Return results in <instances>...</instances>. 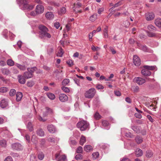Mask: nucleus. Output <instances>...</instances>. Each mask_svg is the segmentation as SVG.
Segmentation results:
<instances>
[{
	"label": "nucleus",
	"mask_w": 161,
	"mask_h": 161,
	"mask_svg": "<svg viewBox=\"0 0 161 161\" xmlns=\"http://www.w3.org/2000/svg\"><path fill=\"white\" fill-rule=\"evenodd\" d=\"M131 90L135 92H137L139 91V89L137 86H133L131 87Z\"/></svg>",
	"instance_id": "38"
},
{
	"label": "nucleus",
	"mask_w": 161,
	"mask_h": 161,
	"mask_svg": "<svg viewBox=\"0 0 161 161\" xmlns=\"http://www.w3.org/2000/svg\"><path fill=\"white\" fill-rule=\"evenodd\" d=\"M155 17L154 14L153 13H147L146 14V18L148 21L153 19Z\"/></svg>",
	"instance_id": "17"
},
{
	"label": "nucleus",
	"mask_w": 161,
	"mask_h": 161,
	"mask_svg": "<svg viewBox=\"0 0 161 161\" xmlns=\"http://www.w3.org/2000/svg\"><path fill=\"white\" fill-rule=\"evenodd\" d=\"M62 89L65 92H68L69 91V89L67 87L63 86L62 87Z\"/></svg>",
	"instance_id": "56"
},
{
	"label": "nucleus",
	"mask_w": 161,
	"mask_h": 161,
	"mask_svg": "<svg viewBox=\"0 0 161 161\" xmlns=\"http://www.w3.org/2000/svg\"><path fill=\"white\" fill-rule=\"evenodd\" d=\"M12 147L13 149L16 150H21L23 148L21 145L18 143L12 144Z\"/></svg>",
	"instance_id": "12"
},
{
	"label": "nucleus",
	"mask_w": 161,
	"mask_h": 161,
	"mask_svg": "<svg viewBox=\"0 0 161 161\" xmlns=\"http://www.w3.org/2000/svg\"><path fill=\"white\" fill-rule=\"evenodd\" d=\"M46 109L47 113H52L53 112V110L48 107L46 108Z\"/></svg>",
	"instance_id": "61"
},
{
	"label": "nucleus",
	"mask_w": 161,
	"mask_h": 161,
	"mask_svg": "<svg viewBox=\"0 0 161 161\" xmlns=\"http://www.w3.org/2000/svg\"><path fill=\"white\" fill-rule=\"evenodd\" d=\"M135 153L136 156L137 157L141 156H142L143 153L142 151L139 148H137L136 149Z\"/></svg>",
	"instance_id": "21"
},
{
	"label": "nucleus",
	"mask_w": 161,
	"mask_h": 161,
	"mask_svg": "<svg viewBox=\"0 0 161 161\" xmlns=\"http://www.w3.org/2000/svg\"><path fill=\"white\" fill-rule=\"evenodd\" d=\"M97 17V16L96 15L93 14L90 16V20L92 22H93L96 20Z\"/></svg>",
	"instance_id": "49"
},
{
	"label": "nucleus",
	"mask_w": 161,
	"mask_h": 161,
	"mask_svg": "<svg viewBox=\"0 0 161 161\" xmlns=\"http://www.w3.org/2000/svg\"><path fill=\"white\" fill-rule=\"evenodd\" d=\"M96 93L95 88H92L86 91L85 93V97L88 99H92L93 97Z\"/></svg>",
	"instance_id": "4"
},
{
	"label": "nucleus",
	"mask_w": 161,
	"mask_h": 161,
	"mask_svg": "<svg viewBox=\"0 0 161 161\" xmlns=\"http://www.w3.org/2000/svg\"><path fill=\"white\" fill-rule=\"evenodd\" d=\"M155 66L145 65L143 66V69L141 71L142 75L145 76H149L151 74V72L150 70H153L155 68Z\"/></svg>",
	"instance_id": "2"
},
{
	"label": "nucleus",
	"mask_w": 161,
	"mask_h": 161,
	"mask_svg": "<svg viewBox=\"0 0 161 161\" xmlns=\"http://www.w3.org/2000/svg\"><path fill=\"white\" fill-rule=\"evenodd\" d=\"M46 17L48 19H52L54 18V15L52 13L48 12L46 14Z\"/></svg>",
	"instance_id": "23"
},
{
	"label": "nucleus",
	"mask_w": 161,
	"mask_h": 161,
	"mask_svg": "<svg viewBox=\"0 0 161 161\" xmlns=\"http://www.w3.org/2000/svg\"><path fill=\"white\" fill-rule=\"evenodd\" d=\"M47 95L48 97L51 100L54 99L55 97V95L51 93H47Z\"/></svg>",
	"instance_id": "40"
},
{
	"label": "nucleus",
	"mask_w": 161,
	"mask_h": 161,
	"mask_svg": "<svg viewBox=\"0 0 161 161\" xmlns=\"http://www.w3.org/2000/svg\"><path fill=\"white\" fill-rule=\"evenodd\" d=\"M0 145L2 147H5L6 146V141L4 140L0 141Z\"/></svg>",
	"instance_id": "44"
},
{
	"label": "nucleus",
	"mask_w": 161,
	"mask_h": 161,
	"mask_svg": "<svg viewBox=\"0 0 161 161\" xmlns=\"http://www.w3.org/2000/svg\"><path fill=\"white\" fill-rule=\"evenodd\" d=\"M7 63V64L9 66H13L14 64V61L11 59L8 60Z\"/></svg>",
	"instance_id": "41"
},
{
	"label": "nucleus",
	"mask_w": 161,
	"mask_h": 161,
	"mask_svg": "<svg viewBox=\"0 0 161 161\" xmlns=\"http://www.w3.org/2000/svg\"><path fill=\"white\" fill-rule=\"evenodd\" d=\"M147 36L150 37H158V34L156 33H154L152 32H150L149 31H147Z\"/></svg>",
	"instance_id": "28"
},
{
	"label": "nucleus",
	"mask_w": 161,
	"mask_h": 161,
	"mask_svg": "<svg viewBox=\"0 0 161 161\" xmlns=\"http://www.w3.org/2000/svg\"><path fill=\"white\" fill-rule=\"evenodd\" d=\"M153 155V151L150 150H148L146 151V156L147 158H151Z\"/></svg>",
	"instance_id": "26"
},
{
	"label": "nucleus",
	"mask_w": 161,
	"mask_h": 161,
	"mask_svg": "<svg viewBox=\"0 0 161 161\" xmlns=\"http://www.w3.org/2000/svg\"><path fill=\"white\" fill-rule=\"evenodd\" d=\"M102 124L104 129L108 130L109 129V124L108 121L106 120H104L102 121Z\"/></svg>",
	"instance_id": "19"
},
{
	"label": "nucleus",
	"mask_w": 161,
	"mask_h": 161,
	"mask_svg": "<svg viewBox=\"0 0 161 161\" xmlns=\"http://www.w3.org/2000/svg\"><path fill=\"white\" fill-rule=\"evenodd\" d=\"M64 53L63 51H58L56 53V55L58 57H62Z\"/></svg>",
	"instance_id": "55"
},
{
	"label": "nucleus",
	"mask_w": 161,
	"mask_h": 161,
	"mask_svg": "<svg viewBox=\"0 0 161 161\" xmlns=\"http://www.w3.org/2000/svg\"><path fill=\"white\" fill-rule=\"evenodd\" d=\"M66 12V10L65 8L64 7H63L58 11V13L60 15H62L65 14Z\"/></svg>",
	"instance_id": "29"
},
{
	"label": "nucleus",
	"mask_w": 161,
	"mask_h": 161,
	"mask_svg": "<svg viewBox=\"0 0 161 161\" xmlns=\"http://www.w3.org/2000/svg\"><path fill=\"white\" fill-rule=\"evenodd\" d=\"M86 139L85 136L83 135L81 136V137L80 141V144L81 145H83L84 143L86 142Z\"/></svg>",
	"instance_id": "32"
},
{
	"label": "nucleus",
	"mask_w": 161,
	"mask_h": 161,
	"mask_svg": "<svg viewBox=\"0 0 161 161\" xmlns=\"http://www.w3.org/2000/svg\"><path fill=\"white\" fill-rule=\"evenodd\" d=\"M69 143L70 146L72 147L76 145L77 143L76 142L72 137H70Z\"/></svg>",
	"instance_id": "22"
},
{
	"label": "nucleus",
	"mask_w": 161,
	"mask_h": 161,
	"mask_svg": "<svg viewBox=\"0 0 161 161\" xmlns=\"http://www.w3.org/2000/svg\"><path fill=\"white\" fill-rule=\"evenodd\" d=\"M55 158H58V161H67L66 157L64 155H60V153H57L55 155Z\"/></svg>",
	"instance_id": "8"
},
{
	"label": "nucleus",
	"mask_w": 161,
	"mask_h": 161,
	"mask_svg": "<svg viewBox=\"0 0 161 161\" xmlns=\"http://www.w3.org/2000/svg\"><path fill=\"white\" fill-rule=\"evenodd\" d=\"M92 147L90 145H86L84 147V150L86 152H89L92 151Z\"/></svg>",
	"instance_id": "25"
},
{
	"label": "nucleus",
	"mask_w": 161,
	"mask_h": 161,
	"mask_svg": "<svg viewBox=\"0 0 161 161\" xmlns=\"http://www.w3.org/2000/svg\"><path fill=\"white\" fill-rule=\"evenodd\" d=\"M36 67L28 68L27 71L25 72L24 74V77L26 79L30 78L33 76V73Z\"/></svg>",
	"instance_id": "5"
},
{
	"label": "nucleus",
	"mask_w": 161,
	"mask_h": 161,
	"mask_svg": "<svg viewBox=\"0 0 161 161\" xmlns=\"http://www.w3.org/2000/svg\"><path fill=\"white\" fill-rule=\"evenodd\" d=\"M67 64L70 67H71L72 65L73 64V62L72 61L71 59H69L66 61Z\"/></svg>",
	"instance_id": "57"
},
{
	"label": "nucleus",
	"mask_w": 161,
	"mask_h": 161,
	"mask_svg": "<svg viewBox=\"0 0 161 161\" xmlns=\"http://www.w3.org/2000/svg\"><path fill=\"white\" fill-rule=\"evenodd\" d=\"M4 161H13V160L11 157L8 156L5 159Z\"/></svg>",
	"instance_id": "64"
},
{
	"label": "nucleus",
	"mask_w": 161,
	"mask_h": 161,
	"mask_svg": "<svg viewBox=\"0 0 161 161\" xmlns=\"http://www.w3.org/2000/svg\"><path fill=\"white\" fill-rule=\"evenodd\" d=\"M91 49L92 50H98L100 49V48L98 47H95L94 45H92Z\"/></svg>",
	"instance_id": "62"
},
{
	"label": "nucleus",
	"mask_w": 161,
	"mask_h": 161,
	"mask_svg": "<svg viewBox=\"0 0 161 161\" xmlns=\"http://www.w3.org/2000/svg\"><path fill=\"white\" fill-rule=\"evenodd\" d=\"M37 134L41 136H44V133L43 131L41 129H38L36 131Z\"/></svg>",
	"instance_id": "34"
},
{
	"label": "nucleus",
	"mask_w": 161,
	"mask_h": 161,
	"mask_svg": "<svg viewBox=\"0 0 161 161\" xmlns=\"http://www.w3.org/2000/svg\"><path fill=\"white\" fill-rule=\"evenodd\" d=\"M134 80L139 85H142L146 82L145 79L140 77H136Z\"/></svg>",
	"instance_id": "10"
},
{
	"label": "nucleus",
	"mask_w": 161,
	"mask_h": 161,
	"mask_svg": "<svg viewBox=\"0 0 161 161\" xmlns=\"http://www.w3.org/2000/svg\"><path fill=\"white\" fill-rule=\"evenodd\" d=\"M17 1L19 5L22 4L26 9L31 10L34 7V5L27 4V2L25 0H17Z\"/></svg>",
	"instance_id": "6"
},
{
	"label": "nucleus",
	"mask_w": 161,
	"mask_h": 161,
	"mask_svg": "<svg viewBox=\"0 0 161 161\" xmlns=\"http://www.w3.org/2000/svg\"><path fill=\"white\" fill-rule=\"evenodd\" d=\"M34 83L33 81H30L27 82V86L29 87H32L34 85Z\"/></svg>",
	"instance_id": "59"
},
{
	"label": "nucleus",
	"mask_w": 161,
	"mask_h": 161,
	"mask_svg": "<svg viewBox=\"0 0 161 161\" xmlns=\"http://www.w3.org/2000/svg\"><path fill=\"white\" fill-rule=\"evenodd\" d=\"M89 125L87 121L82 120L77 123V126L81 131H84L89 128Z\"/></svg>",
	"instance_id": "3"
},
{
	"label": "nucleus",
	"mask_w": 161,
	"mask_h": 161,
	"mask_svg": "<svg viewBox=\"0 0 161 161\" xmlns=\"http://www.w3.org/2000/svg\"><path fill=\"white\" fill-rule=\"evenodd\" d=\"M59 140L58 138L53 136L50 137L47 139V140L49 142L54 143L57 142Z\"/></svg>",
	"instance_id": "18"
},
{
	"label": "nucleus",
	"mask_w": 161,
	"mask_h": 161,
	"mask_svg": "<svg viewBox=\"0 0 161 161\" xmlns=\"http://www.w3.org/2000/svg\"><path fill=\"white\" fill-rule=\"evenodd\" d=\"M19 82L21 84H24L25 82V80L24 76L19 75L18 76Z\"/></svg>",
	"instance_id": "20"
},
{
	"label": "nucleus",
	"mask_w": 161,
	"mask_h": 161,
	"mask_svg": "<svg viewBox=\"0 0 161 161\" xmlns=\"http://www.w3.org/2000/svg\"><path fill=\"white\" fill-rule=\"evenodd\" d=\"M81 5V4L80 3H77L76 4H74V6L73 7V9L75 13L81 12V11L79 9V8L80 7Z\"/></svg>",
	"instance_id": "13"
},
{
	"label": "nucleus",
	"mask_w": 161,
	"mask_h": 161,
	"mask_svg": "<svg viewBox=\"0 0 161 161\" xmlns=\"http://www.w3.org/2000/svg\"><path fill=\"white\" fill-rule=\"evenodd\" d=\"M94 117L96 119H99L101 118V116L99 113L96 112L94 115Z\"/></svg>",
	"instance_id": "52"
},
{
	"label": "nucleus",
	"mask_w": 161,
	"mask_h": 161,
	"mask_svg": "<svg viewBox=\"0 0 161 161\" xmlns=\"http://www.w3.org/2000/svg\"><path fill=\"white\" fill-rule=\"evenodd\" d=\"M25 137L26 140L28 143H30L31 142V139L30 136L27 134L25 135Z\"/></svg>",
	"instance_id": "63"
},
{
	"label": "nucleus",
	"mask_w": 161,
	"mask_h": 161,
	"mask_svg": "<svg viewBox=\"0 0 161 161\" xmlns=\"http://www.w3.org/2000/svg\"><path fill=\"white\" fill-rule=\"evenodd\" d=\"M69 82V80L68 79H64L62 82V84L63 85L66 86L67 85Z\"/></svg>",
	"instance_id": "48"
},
{
	"label": "nucleus",
	"mask_w": 161,
	"mask_h": 161,
	"mask_svg": "<svg viewBox=\"0 0 161 161\" xmlns=\"http://www.w3.org/2000/svg\"><path fill=\"white\" fill-rule=\"evenodd\" d=\"M27 128L30 131H32L34 130L33 126L31 122H29L27 125Z\"/></svg>",
	"instance_id": "27"
},
{
	"label": "nucleus",
	"mask_w": 161,
	"mask_h": 161,
	"mask_svg": "<svg viewBox=\"0 0 161 161\" xmlns=\"http://www.w3.org/2000/svg\"><path fill=\"white\" fill-rule=\"evenodd\" d=\"M44 10V7L41 5H38L36 8V12L37 14L42 13Z\"/></svg>",
	"instance_id": "9"
},
{
	"label": "nucleus",
	"mask_w": 161,
	"mask_h": 161,
	"mask_svg": "<svg viewBox=\"0 0 161 161\" xmlns=\"http://www.w3.org/2000/svg\"><path fill=\"white\" fill-rule=\"evenodd\" d=\"M16 90L14 89H11L9 92V95L11 96H13L16 93Z\"/></svg>",
	"instance_id": "50"
},
{
	"label": "nucleus",
	"mask_w": 161,
	"mask_h": 161,
	"mask_svg": "<svg viewBox=\"0 0 161 161\" xmlns=\"http://www.w3.org/2000/svg\"><path fill=\"white\" fill-rule=\"evenodd\" d=\"M31 140L32 142L36 144L37 143L38 141V138L36 135H34L32 136Z\"/></svg>",
	"instance_id": "35"
},
{
	"label": "nucleus",
	"mask_w": 161,
	"mask_h": 161,
	"mask_svg": "<svg viewBox=\"0 0 161 161\" xmlns=\"http://www.w3.org/2000/svg\"><path fill=\"white\" fill-rule=\"evenodd\" d=\"M129 42L130 44H136L138 46V48L140 50H146L147 49V47L146 46L142 45L137 42H135L134 40L132 38H130L129 40Z\"/></svg>",
	"instance_id": "7"
},
{
	"label": "nucleus",
	"mask_w": 161,
	"mask_h": 161,
	"mask_svg": "<svg viewBox=\"0 0 161 161\" xmlns=\"http://www.w3.org/2000/svg\"><path fill=\"white\" fill-rule=\"evenodd\" d=\"M75 158L77 160H81L83 158V156L81 154H78L75 156Z\"/></svg>",
	"instance_id": "42"
},
{
	"label": "nucleus",
	"mask_w": 161,
	"mask_h": 161,
	"mask_svg": "<svg viewBox=\"0 0 161 161\" xmlns=\"http://www.w3.org/2000/svg\"><path fill=\"white\" fill-rule=\"evenodd\" d=\"M44 157V155L42 153H40L38 155V158L39 159L42 160Z\"/></svg>",
	"instance_id": "53"
},
{
	"label": "nucleus",
	"mask_w": 161,
	"mask_h": 161,
	"mask_svg": "<svg viewBox=\"0 0 161 161\" xmlns=\"http://www.w3.org/2000/svg\"><path fill=\"white\" fill-rule=\"evenodd\" d=\"M16 100L17 101L19 102L20 101L23 96V94L21 92H17L16 93Z\"/></svg>",
	"instance_id": "24"
},
{
	"label": "nucleus",
	"mask_w": 161,
	"mask_h": 161,
	"mask_svg": "<svg viewBox=\"0 0 161 161\" xmlns=\"http://www.w3.org/2000/svg\"><path fill=\"white\" fill-rule=\"evenodd\" d=\"M8 105V100L7 99H2L0 103V107L3 108L7 107Z\"/></svg>",
	"instance_id": "14"
},
{
	"label": "nucleus",
	"mask_w": 161,
	"mask_h": 161,
	"mask_svg": "<svg viewBox=\"0 0 161 161\" xmlns=\"http://www.w3.org/2000/svg\"><path fill=\"white\" fill-rule=\"evenodd\" d=\"M147 29L150 31H154L156 30V28L151 25L148 26Z\"/></svg>",
	"instance_id": "46"
},
{
	"label": "nucleus",
	"mask_w": 161,
	"mask_h": 161,
	"mask_svg": "<svg viewBox=\"0 0 161 161\" xmlns=\"http://www.w3.org/2000/svg\"><path fill=\"white\" fill-rule=\"evenodd\" d=\"M40 30L39 32V36L42 38L44 37L50 38L51 37V35L48 32V29L45 26L40 25L39 26Z\"/></svg>",
	"instance_id": "1"
},
{
	"label": "nucleus",
	"mask_w": 161,
	"mask_h": 161,
	"mask_svg": "<svg viewBox=\"0 0 161 161\" xmlns=\"http://www.w3.org/2000/svg\"><path fill=\"white\" fill-rule=\"evenodd\" d=\"M59 98L60 101L62 102H65L68 100V97L64 94H61L59 95Z\"/></svg>",
	"instance_id": "16"
},
{
	"label": "nucleus",
	"mask_w": 161,
	"mask_h": 161,
	"mask_svg": "<svg viewBox=\"0 0 161 161\" xmlns=\"http://www.w3.org/2000/svg\"><path fill=\"white\" fill-rule=\"evenodd\" d=\"M15 66L21 70L24 71L26 69V67L25 65H22L18 64H16Z\"/></svg>",
	"instance_id": "30"
},
{
	"label": "nucleus",
	"mask_w": 161,
	"mask_h": 161,
	"mask_svg": "<svg viewBox=\"0 0 161 161\" xmlns=\"http://www.w3.org/2000/svg\"><path fill=\"white\" fill-rule=\"evenodd\" d=\"M133 61L134 64L136 66H139L141 64L140 59L136 55H134L133 57Z\"/></svg>",
	"instance_id": "11"
},
{
	"label": "nucleus",
	"mask_w": 161,
	"mask_h": 161,
	"mask_svg": "<svg viewBox=\"0 0 161 161\" xmlns=\"http://www.w3.org/2000/svg\"><path fill=\"white\" fill-rule=\"evenodd\" d=\"M103 35L104 37L105 38H108V27L106 26V27L103 30Z\"/></svg>",
	"instance_id": "36"
},
{
	"label": "nucleus",
	"mask_w": 161,
	"mask_h": 161,
	"mask_svg": "<svg viewBox=\"0 0 161 161\" xmlns=\"http://www.w3.org/2000/svg\"><path fill=\"white\" fill-rule=\"evenodd\" d=\"M30 160L31 161H36V157L34 155H32L31 156Z\"/></svg>",
	"instance_id": "54"
},
{
	"label": "nucleus",
	"mask_w": 161,
	"mask_h": 161,
	"mask_svg": "<svg viewBox=\"0 0 161 161\" xmlns=\"http://www.w3.org/2000/svg\"><path fill=\"white\" fill-rule=\"evenodd\" d=\"M8 91V89L6 87H3L0 88V92L1 93H5Z\"/></svg>",
	"instance_id": "45"
},
{
	"label": "nucleus",
	"mask_w": 161,
	"mask_h": 161,
	"mask_svg": "<svg viewBox=\"0 0 161 161\" xmlns=\"http://www.w3.org/2000/svg\"><path fill=\"white\" fill-rule=\"evenodd\" d=\"M155 23L156 25L159 27H161V19L158 18L155 19Z\"/></svg>",
	"instance_id": "31"
},
{
	"label": "nucleus",
	"mask_w": 161,
	"mask_h": 161,
	"mask_svg": "<svg viewBox=\"0 0 161 161\" xmlns=\"http://www.w3.org/2000/svg\"><path fill=\"white\" fill-rule=\"evenodd\" d=\"M47 129L48 131L51 133H54L56 131L55 127L52 124L49 125L47 126Z\"/></svg>",
	"instance_id": "15"
},
{
	"label": "nucleus",
	"mask_w": 161,
	"mask_h": 161,
	"mask_svg": "<svg viewBox=\"0 0 161 161\" xmlns=\"http://www.w3.org/2000/svg\"><path fill=\"white\" fill-rule=\"evenodd\" d=\"M92 155L93 159H95L98 157L99 154L98 152H96L93 153L92 154Z\"/></svg>",
	"instance_id": "47"
},
{
	"label": "nucleus",
	"mask_w": 161,
	"mask_h": 161,
	"mask_svg": "<svg viewBox=\"0 0 161 161\" xmlns=\"http://www.w3.org/2000/svg\"><path fill=\"white\" fill-rule=\"evenodd\" d=\"M126 130V133H125V136L127 137H132V135H131V133L129 132V131L127 129H123L121 130V133H123V130Z\"/></svg>",
	"instance_id": "33"
},
{
	"label": "nucleus",
	"mask_w": 161,
	"mask_h": 161,
	"mask_svg": "<svg viewBox=\"0 0 161 161\" xmlns=\"http://www.w3.org/2000/svg\"><path fill=\"white\" fill-rule=\"evenodd\" d=\"M122 4V2L121 1H119L117 3L115 4L114 5L112 4L113 7L112 8H114L117 7L121 5Z\"/></svg>",
	"instance_id": "43"
},
{
	"label": "nucleus",
	"mask_w": 161,
	"mask_h": 161,
	"mask_svg": "<svg viewBox=\"0 0 161 161\" xmlns=\"http://www.w3.org/2000/svg\"><path fill=\"white\" fill-rule=\"evenodd\" d=\"M2 73L4 75H8L10 73V72L8 69H2Z\"/></svg>",
	"instance_id": "37"
},
{
	"label": "nucleus",
	"mask_w": 161,
	"mask_h": 161,
	"mask_svg": "<svg viewBox=\"0 0 161 161\" xmlns=\"http://www.w3.org/2000/svg\"><path fill=\"white\" fill-rule=\"evenodd\" d=\"M96 87L98 90L103 89L104 88L102 85L100 84L97 85Z\"/></svg>",
	"instance_id": "60"
},
{
	"label": "nucleus",
	"mask_w": 161,
	"mask_h": 161,
	"mask_svg": "<svg viewBox=\"0 0 161 161\" xmlns=\"http://www.w3.org/2000/svg\"><path fill=\"white\" fill-rule=\"evenodd\" d=\"M135 140L137 144H140L142 142L143 139L141 137L137 136L135 138Z\"/></svg>",
	"instance_id": "39"
},
{
	"label": "nucleus",
	"mask_w": 161,
	"mask_h": 161,
	"mask_svg": "<svg viewBox=\"0 0 161 161\" xmlns=\"http://www.w3.org/2000/svg\"><path fill=\"white\" fill-rule=\"evenodd\" d=\"M83 151V148L81 147H78L76 150V152L77 153H82Z\"/></svg>",
	"instance_id": "51"
},
{
	"label": "nucleus",
	"mask_w": 161,
	"mask_h": 161,
	"mask_svg": "<svg viewBox=\"0 0 161 161\" xmlns=\"http://www.w3.org/2000/svg\"><path fill=\"white\" fill-rule=\"evenodd\" d=\"M136 113L135 114V116L138 118L141 119L142 117V116L141 114V113Z\"/></svg>",
	"instance_id": "58"
}]
</instances>
